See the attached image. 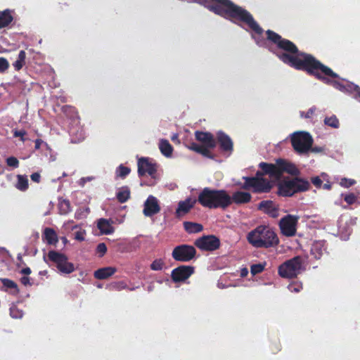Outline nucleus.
<instances>
[{"mask_svg":"<svg viewBox=\"0 0 360 360\" xmlns=\"http://www.w3.org/2000/svg\"><path fill=\"white\" fill-rule=\"evenodd\" d=\"M268 40L275 44L283 51L277 53V57L285 64L297 70L306 72L327 85L344 92L345 84L333 79L340 78L331 68L323 64L311 54L299 51L297 46L291 41L283 38L278 33L268 30L266 31Z\"/></svg>","mask_w":360,"mask_h":360,"instance_id":"1","label":"nucleus"},{"mask_svg":"<svg viewBox=\"0 0 360 360\" xmlns=\"http://www.w3.org/2000/svg\"><path fill=\"white\" fill-rule=\"evenodd\" d=\"M199 4L210 11L231 20H238L247 25L255 34H262L264 30L246 9L235 4L231 0H191Z\"/></svg>","mask_w":360,"mask_h":360,"instance_id":"2","label":"nucleus"},{"mask_svg":"<svg viewBox=\"0 0 360 360\" xmlns=\"http://www.w3.org/2000/svg\"><path fill=\"white\" fill-rule=\"evenodd\" d=\"M230 195L224 189L204 188L198 194V202L203 207L225 210L230 206Z\"/></svg>","mask_w":360,"mask_h":360,"instance_id":"3","label":"nucleus"},{"mask_svg":"<svg viewBox=\"0 0 360 360\" xmlns=\"http://www.w3.org/2000/svg\"><path fill=\"white\" fill-rule=\"evenodd\" d=\"M248 241L257 248L276 247L279 239L274 230L269 226L260 225L251 231L247 236Z\"/></svg>","mask_w":360,"mask_h":360,"instance_id":"4","label":"nucleus"},{"mask_svg":"<svg viewBox=\"0 0 360 360\" xmlns=\"http://www.w3.org/2000/svg\"><path fill=\"white\" fill-rule=\"evenodd\" d=\"M195 137L202 144L200 145L193 142L190 144L188 148L205 158L214 160L215 155L210 151V149L216 147L217 142L213 134L207 131H196L195 132Z\"/></svg>","mask_w":360,"mask_h":360,"instance_id":"5","label":"nucleus"},{"mask_svg":"<svg viewBox=\"0 0 360 360\" xmlns=\"http://www.w3.org/2000/svg\"><path fill=\"white\" fill-rule=\"evenodd\" d=\"M310 188L309 182L296 176L292 179L284 178L278 184V195L283 197H291L297 193L305 192Z\"/></svg>","mask_w":360,"mask_h":360,"instance_id":"6","label":"nucleus"},{"mask_svg":"<svg viewBox=\"0 0 360 360\" xmlns=\"http://www.w3.org/2000/svg\"><path fill=\"white\" fill-rule=\"evenodd\" d=\"M303 259L300 256L290 259L278 266V274L285 278H293L300 274Z\"/></svg>","mask_w":360,"mask_h":360,"instance_id":"7","label":"nucleus"},{"mask_svg":"<svg viewBox=\"0 0 360 360\" xmlns=\"http://www.w3.org/2000/svg\"><path fill=\"white\" fill-rule=\"evenodd\" d=\"M314 140L309 132L297 131L292 134L291 143L294 150L300 153L304 154L309 151L313 146Z\"/></svg>","mask_w":360,"mask_h":360,"instance_id":"8","label":"nucleus"},{"mask_svg":"<svg viewBox=\"0 0 360 360\" xmlns=\"http://www.w3.org/2000/svg\"><path fill=\"white\" fill-rule=\"evenodd\" d=\"M47 257L55 264L60 274H69L75 271L74 264L68 262V258L65 255L55 250H51L49 252Z\"/></svg>","mask_w":360,"mask_h":360,"instance_id":"9","label":"nucleus"},{"mask_svg":"<svg viewBox=\"0 0 360 360\" xmlns=\"http://www.w3.org/2000/svg\"><path fill=\"white\" fill-rule=\"evenodd\" d=\"M243 179L245 182L242 188L245 190L252 188L253 193H269L272 188L271 183L266 179L250 178L249 176H244Z\"/></svg>","mask_w":360,"mask_h":360,"instance_id":"10","label":"nucleus"},{"mask_svg":"<svg viewBox=\"0 0 360 360\" xmlns=\"http://www.w3.org/2000/svg\"><path fill=\"white\" fill-rule=\"evenodd\" d=\"M196 253L194 246L181 244L173 249L172 257L176 262H188L195 258Z\"/></svg>","mask_w":360,"mask_h":360,"instance_id":"11","label":"nucleus"},{"mask_svg":"<svg viewBox=\"0 0 360 360\" xmlns=\"http://www.w3.org/2000/svg\"><path fill=\"white\" fill-rule=\"evenodd\" d=\"M194 245L201 251L214 252L220 248L221 241L215 235H204L195 240Z\"/></svg>","mask_w":360,"mask_h":360,"instance_id":"12","label":"nucleus"},{"mask_svg":"<svg viewBox=\"0 0 360 360\" xmlns=\"http://www.w3.org/2000/svg\"><path fill=\"white\" fill-rule=\"evenodd\" d=\"M298 217L294 215L288 214L281 219L279 228L282 235L286 237H292L297 232Z\"/></svg>","mask_w":360,"mask_h":360,"instance_id":"13","label":"nucleus"},{"mask_svg":"<svg viewBox=\"0 0 360 360\" xmlns=\"http://www.w3.org/2000/svg\"><path fill=\"white\" fill-rule=\"evenodd\" d=\"M195 268L192 266L181 265L171 272V278L174 283L185 281L194 274Z\"/></svg>","mask_w":360,"mask_h":360,"instance_id":"14","label":"nucleus"},{"mask_svg":"<svg viewBox=\"0 0 360 360\" xmlns=\"http://www.w3.org/2000/svg\"><path fill=\"white\" fill-rule=\"evenodd\" d=\"M216 142L219 143L220 150L227 153L229 155H231L233 151V143L231 137L222 131H219L217 133Z\"/></svg>","mask_w":360,"mask_h":360,"instance_id":"15","label":"nucleus"},{"mask_svg":"<svg viewBox=\"0 0 360 360\" xmlns=\"http://www.w3.org/2000/svg\"><path fill=\"white\" fill-rule=\"evenodd\" d=\"M157 172V165L148 158H141L138 160V174L143 176L146 174L153 176Z\"/></svg>","mask_w":360,"mask_h":360,"instance_id":"16","label":"nucleus"},{"mask_svg":"<svg viewBox=\"0 0 360 360\" xmlns=\"http://www.w3.org/2000/svg\"><path fill=\"white\" fill-rule=\"evenodd\" d=\"M259 167L264 171L266 175H269L270 178L275 179H280L281 178L279 159L276 160V164L262 162L259 164Z\"/></svg>","mask_w":360,"mask_h":360,"instance_id":"17","label":"nucleus"},{"mask_svg":"<svg viewBox=\"0 0 360 360\" xmlns=\"http://www.w3.org/2000/svg\"><path fill=\"white\" fill-rule=\"evenodd\" d=\"M161 208L158 200L153 195H149L144 202L143 213L144 216L150 217L160 212Z\"/></svg>","mask_w":360,"mask_h":360,"instance_id":"18","label":"nucleus"},{"mask_svg":"<svg viewBox=\"0 0 360 360\" xmlns=\"http://www.w3.org/2000/svg\"><path fill=\"white\" fill-rule=\"evenodd\" d=\"M257 209L274 219L279 215L278 205L270 200L261 201L258 204Z\"/></svg>","mask_w":360,"mask_h":360,"instance_id":"19","label":"nucleus"},{"mask_svg":"<svg viewBox=\"0 0 360 360\" xmlns=\"http://www.w3.org/2000/svg\"><path fill=\"white\" fill-rule=\"evenodd\" d=\"M198 202L197 199H193L188 198L185 200H181L178 203V207L175 212V216L176 218L180 219L194 207L195 203Z\"/></svg>","mask_w":360,"mask_h":360,"instance_id":"20","label":"nucleus"},{"mask_svg":"<svg viewBox=\"0 0 360 360\" xmlns=\"http://www.w3.org/2000/svg\"><path fill=\"white\" fill-rule=\"evenodd\" d=\"M252 200V195L250 193L242 191H237L232 193L231 195H230V205H231L232 203H235L236 205H242V204H246L251 201Z\"/></svg>","mask_w":360,"mask_h":360,"instance_id":"21","label":"nucleus"},{"mask_svg":"<svg viewBox=\"0 0 360 360\" xmlns=\"http://www.w3.org/2000/svg\"><path fill=\"white\" fill-rule=\"evenodd\" d=\"M279 163L281 176L283 175V173H287L292 176H295V177L300 175V171L295 164L281 158H279Z\"/></svg>","mask_w":360,"mask_h":360,"instance_id":"22","label":"nucleus"},{"mask_svg":"<svg viewBox=\"0 0 360 360\" xmlns=\"http://www.w3.org/2000/svg\"><path fill=\"white\" fill-rule=\"evenodd\" d=\"M117 271V269L112 266H107L98 269L95 271L94 276L96 279L103 280L107 279L110 276H112Z\"/></svg>","mask_w":360,"mask_h":360,"instance_id":"23","label":"nucleus"},{"mask_svg":"<svg viewBox=\"0 0 360 360\" xmlns=\"http://www.w3.org/2000/svg\"><path fill=\"white\" fill-rule=\"evenodd\" d=\"M326 251V242L323 240L315 241L311 247V252L316 259H320Z\"/></svg>","mask_w":360,"mask_h":360,"instance_id":"24","label":"nucleus"},{"mask_svg":"<svg viewBox=\"0 0 360 360\" xmlns=\"http://www.w3.org/2000/svg\"><path fill=\"white\" fill-rule=\"evenodd\" d=\"M42 240L48 245H54L58 242L56 232L51 228H46L42 234Z\"/></svg>","mask_w":360,"mask_h":360,"instance_id":"25","label":"nucleus"},{"mask_svg":"<svg viewBox=\"0 0 360 360\" xmlns=\"http://www.w3.org/2000/svg\"><path fill=\"white\" fill-rule=\"evenodd\" d=\"M97 227L103 234L108 235L113 233L114 231V228L108 219L103 218L98 219Z\"/></svg>","mask_w":360,"mask_h":360,"instance_id":"26","label":"nucleus"},{"mask_svg":"<svg viewBox=\"0 0 360 360\" xmlns=\"http://www.w3.org/2000/svg\"><path fill=\"white\" fill-rule=\"evenodd\" d=\"M70 135L71 136L72 143H79L84 139V134L83 130L79 127H72L70 129Z\"/></svg>","mask_w":360,"mask_h":360,"instance_id":"27","label":"nucleus"},{"mask_svg":"<svg viewBox=\"0 0 360 360\" xmlns=\"http://www.w3.org/2000/svg\"><path fill=\"white\" fill-rule=\"evenodd\" d=\"M159 148L164 156L167 158L172 156L174 149L168 140L161 139L159 143Z\"/></svg>","mask_w":360,"mask_h":360,"instance_id":"28","label":"nucleus"},{"mask_svg":"<svg viewBox=\"0 0 360 360\" xmlns=\"http://www.w3.org/2000/svg\"><path fill=\"white\" fill-rule=\"evenodd\" d=\"M131 197V191L128 186H124L119 188L116 193V198L119 202L124 203Z\"/></svg>","mask_w":360,"mask_h":360,"instance_id":"29","label":"nucleus"},{"mask_svg":"<svg viewBox=\"0 0 360 360\" xmlns=\"http://www.w3.org/2000/svg\"><path fill=\"white\" fill-rule=\"evenodd\" d=\"M183 224L185 231L188 233H199L203 229L202 224L195 222L184 221Z\"/></svg>","mask_w":360,"mask_h":360,"instance_id":"30","label":"nucleus"},{"mask_svg":"<svg viewBox=\"0 0 360 360\" xmlns=\"http://www.w3.org/2000/svg\"><path fill=\"white\" fill-rule=\"evenodd\" d=\"M15 188L20 191H25L29 188L28 179L25 175L18 174Z\"/></svg>","mask_w":360,"mask_h":360,"instance_id":"31","label":"nucleus"},{"mask_svg":"<svg viewBox=\"0 0 360 360\" xmlns=\"http://www.w3.org/2000/svg\"><path fill=\"white\" fill-rule=\"evenodd\" d=\"M26 53L21 50L18 56L17 60L13 63V66L15 71H20L25 65Z\"/></svg>","mask_w":360,"mask_h":360,"instance_id":"32","label":"nucleus"},{"mask_svg":"<svg viewBox=\"0 0 360 360\" xmlns=\"http://www.w3.org/2000/svg\"><path fill=\"white\" fill-rule=\"evenodd\" d=\"M13 20V17L9 11L0 12V29L8 26Z\"/></svg>","mask_w":360,"mask_h":360,"instance_id":"33","label":"nucleus"},{"mask_svg":"<svg viewBox=\"0 0 360 360\" xmlns=\"http://www.w3.org/2000/svg\"><path fill=\"white\" fill-rule=\"evenodd\" d=\"M63 114L71 120H75L78 117V112L77 109L71 105H64L61 108Z\"/></svg>","mask_w":360,"mask_h":360,"instance_id":"34","label":"nucleus"},{"mask_svg":"<svg viewBox=\"0 0 360 360\" xmlns=\"http://www.w3.org/2000/svg\"><path fill=\"white\" fill-rule=\"evenodd\" d=\"M324 124L334 129H338L340 126L339 120L335 115L326 117L324 119Z\"/></svg>","mask_w":360,"mask_h":360,"instance_id":"35","label":"nucleus"},{"mask_svg":"<svg viewBox=\"0 0 360 360\" xmlns=\"http://www.w3.org/2000/svg\"><path fill=\"white\" fill-rule=\"evenodd\" d=\"M131 172V169L128 167H125L123 165H120L116 169V176L121 179H125L127 176Z\"/></svg>","mask_w":360,"mask_h":360,"instance_id":"36","label":"nucleus"},{"mask_svg":"<svg viewBox=\"0 0 360 360\" xmlns=\"http://www.w3.org/2000/svg\"><path fill=\"white\" fill-rule=\"evenodd\" d=\"M0 281L4 288L6 289H13L15 293H18L19 289L18 285L13 281L8 278H1Z\"/></svg>","mask_w":360,"mask_h":360,"instance_id":"37","label":"nucleus"},{"mask_svg":"<svg viewBox=\"0 0 360 360\" xmlns=\"http://www.w3.org/2000/svg\"><path fill=\"white\" fill-rule=\"evenodd\" d=\"M60 213L61 214H66L70 212V203L68 200H63L59 204Z\"/></svg>","mask_w":360,"mask_h":360,"instance_id":"38","label":"nucleus"},{"mask_svg":"<svg viewBox=\"0 0 360 360\" xmlns=\"http://www.w3.org/2000/svg\"><path fill=\"white\" fill-rule=\"evenodd\" d=\"M165 266V262L162 259H156L150 264V269L153 271H160Z\"/></svg>","mask_w":360,"mask_h":360,"instance_id":"39","label":"nucleus"},{"mask_svg":"<svg viewBox=\"0 0 360 360\" xmlns=\"http://www.w3.org/2000/svg\"><path fill=\"white\" fill-rule=\"evenodd\" d=\"M264 269V264H252L250 267V271L252 275L258 274L262 272Z\"/></svg>","mask_w":360,"mask_h":360,"instance_id":"40","label":"nucleus"},{"mask_svg":"<svg viewBox=\"0 0 360 360\" xmlns=\"http://www.w3.org/2000/svg\"><path fill=\"white\" fill-rule=\"evenodd\" d=\"M6 162L8 166L13 168H18L19 167V160L14 156L7 158Z\"/></svg>","mask_w":360,"mask_h":360,"instance_id":"41","label":"nucleus"},{"mask_svg":"<svg viewBox=\"0 0 360 360\" xmlns=\"http://www.w3.org/2000/svg\"><path fill=\"white\" fill-rule=\"evenodd\" d=\"M356 184V181L352 179L342 178L340 180V184L345 188H349Z\"/></svg>","mask_w":360,"mask_h":360,"instance_id":"42","label":"nucleus"},{"mask_svg":"<svg viewBox=\"0 0 360 360\" xmlns=\"http://www.w3.org/2000/svg\"><path fill=\"white\" fill-rule=\"evenodd\" d=\"M107 246L105 243H101L96 247V252L100 257H102L107 252Z\"/></svg>","mask_w":360,"mask_h":360,"instance_id":"43","label":"nucleus"},{"mask_svg":"<svg viewBox=\"0 0 360 360\" xmlns=\"http://www.w3.org/2000/svg\"><path fill=\"white\" fill-rule=\"evenodd\" d=\"M10 315L15 319L21 318L22 313L16 307L13 306L10 308Z\"/></svg>","mask_w":360,"mask_h":360,"instance_id":"44","label":"nucleus"},{"mask_svg":"<svg viewBox=\"0 0 360 360\" xmlns=\"http://www.w3.org/2000/svg\"><path fill=\"white\" fill-rule=\"evenodd\" d=\"M316 110V108L315 106H313L310 108L307 112H304L303 111L300 112V116L302 117H304L306 119L311 118L314 115Z\"/></svg>","mask_w":360,"mask_h":360,"instance_id":"45","label":"nucleus"},{"mask_svg":"<svg viewBox=\"0 0 360 360\" xmlns=\"http://www.w3.org/2000/svg\"><path fill=\"white\" fill-rule=\"evenodd\" d=\"M9 68V63L5 58H0V73L4 72Z\"/></svg>","mask_w":360,"mask_h":360,"instance_id":"46","label":"nucleus"},{"mask_svg":"<svg viewBox=\"0 0 360 360\" xmlns=\"http://www.w3.org/2000/svg\"><path fill=\"white\" fill-rule=\"evenodd\" d=\"M357 200V197L354 193H349L344 196V200L348 204V205H352L354 204Z\"/></svg>","mask_w":360,"mask_h":360,"instance_id":"47","label":"nucleus"},{"mask_svg":"<svg viewBox=\"0 0 360 360\" xmlns=\"http://www.w3.org/2000/svg\"><path fill=\"white\" fill-rule=\"evenodd\" d=\"M359 86L358 85H356L353 83H347L345 84V93L346 92H348V93H356L357 89H358Z\"/></svg>","mask_w":360,"mask_h":360,"instance_id":"48","label":"nucleus"},{"mask_svg":"<svg viewBox=\"0 0 360 360\" xmlns=\"http://www.w3.org/2000/svg\"><path fill=\"white\" fill-rule=\"evenodd\" d=\"M290 291L293 292H298L302 289V285L301 283H294L288 285Z\"/></svg>","mask_w":360,"mask_h":360,"instance_id":"49","label":"nucleus"},{"mask_svg":"<svg viewBox=\"0 0 360 360\" xmlns=\"http://www.w3.org/2000/svg\"><path fill=\"white\" fill-rule=\"evenodd\" d=\"M27 134V132L22 129V130H15L13 131V136L14 137H20V140L24 142L25 141L24 136Z\"/></svg>","mask_w":360,"mask_h":360,"instance_id":"50","label":"nucleus"},{"mask_svg":"<svg viewBox=\"0 0 360 360\" xmlns=\"http://www.w3.org/2000/svg\"><path fill=\"white\" fill-rule=\"evenodd\" d=\"M311 181L317 188H320L322 186L323 181L319 176L311 177Z\"/></svg>","mask_w":360,"mask_h":360,"instance_id":"51","label":"nucleus"},{"mask_svg":"<svg viewBox=\"0 0 360 360\" xmlns=\"http://www.w3.org/2000/svg\"><path fill=\"white\" fill-rule=\"evenodd\" d=\"M85 231H78L75 233V239L79 241L84 240Z\"/></svg>","mask_w":360,"mask_h":360,"instance_id":"52","label":"nucleus"},{"mask_svg":"<svg viewBox=\"0 0 360 360\" xmlns=\"http://www.w3.org/2000/svg\"><path fill=\"white\" fill-rule=\"evenodd\" d=\"M30 178L32 181L39 183L41 181V175L39 172H34L31 174Z\"/></svg>","mask_w":360,"mask_h":360,"instance_id":"53","label":"nucleus"},{"mask_svg":"<svg viewBox=\"0 0 360 360\" xmlns=\"http://www.w3.org/2000/svg\"><path fill=\"white\" fill-rule=\"evenodd\" d=\"M20 282L25 286H27V285L30 286L32 285V283L30 282V278L28 276L22 277L20 278Z\"/></svg>","mask_w":360,"mask_h":360,"instance_id":"54","label":"nucleus"},{"mask_svg":"<svg viewBox=\"0 0 360 360\" xmlns=\"http://www.w3.org/2000/svg\"><path fill=\"white\" fill-rule=\"evenodd\" d=\"M309 150L312 153H323L324 152L325 150V148L324 147H321V146H311V148L309 149Z\"/></svg>","mask_w":360,"mask_h":360,"instance_id":"55","label":"nucleus"},{"mask_svg":"<svg viewBox=\"0 0 360 360\" xmlns=\"http://www.w3.org/2000/svg\"><path fill=\"white\" fill-rule=\"evenodd\" d=\"M34 143H35L34 148L36 150H38L40 148L41 144L44 143V141L40 139H37L34 141Z\"/></svg>","mask_w":360,"mask_h":360,"instance_id":"56","label":"nucleus"},{"mask_svg":"<svg viewBox=\"0 0 360 360\" xmlns=\"http://www.w3.org/2000/svg\"><path fill=\"white\" fill-rule=\"evenodd\" d=\"M264 175H266L263 170L257 171L255 176H252L251 178H258V179H264L263 177Z\"/></svg>","mask_w":360,"mask_h":360,"instance_id":"57","label":"nucleus"},{"mask_svg":"<svg viewBox=\"0 0 360 360\" xmlns=\"http://www.w3.org/2000/svg\"><path fill=\"white\" fill-rule=\"evenodd\" d=\"M32 271H31V269L30 267H25V268H23L22 269H21L20 271V273L24 274V275H30L31 274Z\"/></svg>","mask_w":360,"mask_h":360,"instance_id":"58","label":"nucleus"},{"mask_svg":"<svg viewBox=\"0 0 360 360\" xmlns=\"http://www.w3.org/2000/svg\"><path fill=\"white\" fill-rule=\"evenodd\" d=\"M354 97L355 99H356L357 101H359L360 102V87L359 86L358 87Z\"/></svg>","mask_w":360,"mask_h":360,"instance_id":"59","label":"nucleus"},{"mask_svg":"<svg viewBox=\"0 0 360 360\" xmlns=\"http://www.w3.org/2000/svg\"><path fill=\"white\" fill-rule=\"evenodd\" d=\"M248 274V271L246 268H243L240 271V276L245 277Z\"/></svg>","mask_w":360,"mask_h":360,"instance_id":"60","label":"nucleus"},{"mask_svg":"<svg viewBox=\"0 0 360 360\" xmlns=\"http://www.w3.org/2000/svg\"><path fill=\"white\" fill-rule=\"evenodd\" d=\"M323 188L326 190H330L331 189V185L329 182L324 184L323 185Z\"/></svg>","mask_w":360,"mask_h":360,"instance_id":"61","label":"nucleus"},{"mask_svg":"<svg viewBox=\"0 0 360 360\" xmlns=\"http://www.w3.org/2000/svg\"><path fill=\"white\" fill-rule=\"evenodd\" d=\"M67 176L66 173L63 172V176Z\"/></svg>","mask_w":360,"mask_h":360,"instance_id":"62","label":"nucleus"},{"mask_svg":"<svg viewBox=\"0 0 360 360\" xmlns=\"http://www.w3.org/2000/svg\"><path fill=\"white\" fill-rule=\"evenodd\" d=\"M75 217H76L77 219H79V217L77 216V213H76V214H75Z\"/></svg>","mask_w":360,"mask_h":360,"instance_id":"63","label":"nucleus"}]
</instances>
